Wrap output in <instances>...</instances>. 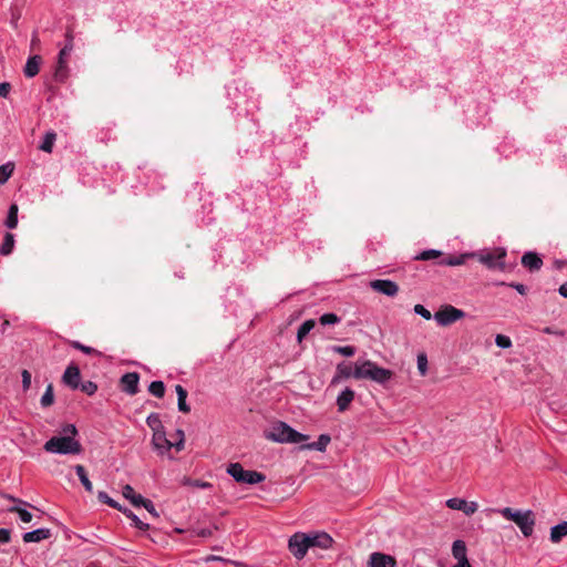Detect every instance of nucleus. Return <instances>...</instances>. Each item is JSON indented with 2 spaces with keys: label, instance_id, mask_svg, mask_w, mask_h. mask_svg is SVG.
I'll return each instance as SVG.
<instances>
[{
  "label": "nucleus",
  "instance_id": "1",
  "mask_svg": "<svg viewBox=\"0 0 567 567\" xmlns=\"http://www.w3.org/2000/svg\"><path fill=\"white\" fill-rule=\"evenodd\" d=\"M62 432L64 435L53 436L44 444V450L53 454H80L82 451L81 443L74 437L78 435V430L74 424H66L63 426Z\"/></svg>",
  "mask_w": 567,
  "mask_h": 567
},
{
  "label": "nucleus",
  "instance_id": "2",
  "mask_svg": "<svg viewBox=\"0 0 567 567\" xmlns=\"http://www.w3.org/2000/svg\"><path fill=\"white\" fill-rule=\"evenodd\" d=\"M265 437L277 443L292 444H299L309 439L308 435L296 431L285 422H277L272 424L271 427L265 432Z\"/></svg>",
  "mask_w": 567,
  "mask_h": 567
},
{
  "label": "nucleus",
  "instance_id": "3",
  "mask_svg": "<svg viewBox=\"0 0 567 567\" xmlns=\"http://www.w3.org/2000/svg\"><path fill=\"white\" fill-rule=\"evenodd\" d=\"M393 373L389 369L381 368L377 363L365 360L361 363H355L353 378L354 379H368L379 384H384L391 380Z\"/></svg>",
  "mask_w": 567,
  "mask_h": 567
},
{
  "label": "nucleus",
  "instance_id": "4",
  "mask_svg": "<svg viewBox=\"0 0 567 567\" xmlns=\"http://www.w3.org/2000/svg\"><path fill=\"white\" fill-rule=\"evenodd\" d=\"M495 512L504 518L514 522L525 537L533 535L535 526V514L533 511H514L511 507H504L495 509Z\"/></svg>",
  "mask_w": 567,
  "mask_h": 567
},
{
  "label": "nucleus",
  "instance_id": "5",
  "mask_svg": "<svg viewBox=\"0 0 567 567\" xmlns=\"http://www.w3.org/2000/svg\"><path fill=\"white\" fill-rule=\"evenodd\" d=\"M481 264L485 265L488 269L505 268L506 250L504 248H495L493 250H482L472 252Z\"/></svg>",
  "mask_w": 567,
  "mask_h": 567
},
{
  "label": "nucleus",
  "instance_id": "6",
  "mask_svg": "<svg viewBox=\"0 0 567 567\" xmlns=\"http://www.w3.org/2000/svg\"><path fill=\"white\" fill-rule=\"evenodd\" d=\"M229 474L236 482L245 484H257L265 481L266 476L257 471L245 470L239 463H231L227 467Z\"/></svg>",
  "mask_w": 567,
  "mask_h": 567
},
{
  "label": "nucleus",
  "instance_id": "7",
  "mask_svg": "<svg viewBox=\"0 0 567 567\" xmlns=\"http://www.w3.org/2000/svg\"><path fill=\"white\" fill-rule=\"evenodd\" d=\"M464 317L465 312L463 310L451 305L442 306L433 316L434 320L442 327L450 326Z\"/></svg>",
  "mask_w": 567,
  "mask_h": 567
},
{
  "label": "nucleus",
  "instance_id": "8",
  "mask_svg": "<svg viewBox=\"0 0 567 567\" xmlns=\"http://www.w3.org/2000/svg\"><path fill=\"white\" fill-rule=\"evenodd\" d=\"M309 540L310 537L308 534L301 532L295 533L290 536L288 540V548L296 559H302L306 556L310 548Z\"/></svg>",
  "mask_w": 567,
  "mask_h": 567
},
{
  "label": "nucleus",
  "instance_id": "9",
  "mask_svg": "<svg viewBox=\"0 0 567 567\" xmlns=\"http://www.w3.org/2000/svg\"><path fill=\"white\" fill-rule=\"evenodd\" d=\"M152 447L159 455L172 457L169 451L174 449V442L166 437L165 430L153 433L152 435Z\"/></svg>",
  "mask_w": 567,
  "mask_h": 567
},
{
  "label": "nucleus",
  "instance_id": "10",
  "mask_svg": "<svg viewBox=\"0 0 567 567\" xmlns=\"http://www.w3.org/2000/svg\"><path fill=\"white\" fill-rule=\"evenodd\" d=\"M446 506L454 511H461L467 516L474 514L478 508L476 502H467L458 497L449 498L446 501Z\"/></svg>",
  "mask_w": 567,
  "mask_h": 567
},
{
  "label": "nucleus",
  "instance_id": "11",
  "mask_svg": "<svg viewBox=\"0 0 567 567\" xmlns=\"http://www.w3.org/2000/svg\"><path fill=\"white\" fill-rule=\"evenodd\" d=\"M371 288L382 295L388 297H394L399 291V286L388 279H378L370 282Z\"/></svg>",
  "mask_w": 567,
  "mask_h": 567
},
{
  "label": "nucleus",
  "instance_id": "12",
  "mask_svg": "<svg viewBox=\"0 0 567 567\" xmlns=\"http://www.w3.org/2000/svg\"><path fill=\"white\" fill-rule=\"evenodd\" d=\"M368 567H396V560L393 556L374 551L369 556Z\"/></svg>",
  "mask_w": 567,
  "mask_h": 567
},
{
  "label": "nucleus",
  "instance_id": "13",
  "mask_svg": "<svg viewBox=\"0 0 567 567\" xmlns=\"http://www.w3.org/2000/svg\"><path fill=\"white\" fill-rule=\"evenodd\" d=\"M140 375L136 372H128L122 375L120 380L121 389L130 395L138 392Z\"/></svg>",
  "mask_w": 567,
  "mask_h": 567
},
{
  "label": "nucleus",
  "instance_id": "14",
  "mask_svg": "<svg viewBox=\"0 0 567 567\" xmlns=\"http://www.w3.org/2000/svg\"><path fill=\"white\" fill-rule=\"evenodd\" d=\"M80 369L76 365L71 364L65 369L62 380L64 384L74 390L80 386Z\"/></svg>",
  "mask_w": 567,
  "mask_h": 567
},
{
  "label": "nucleus",
  "instance_id": "15",
  "mask_svg": "<svg viewBox=\"0 0 567 567\" xmlns=\"http://www.w3.org/2000/svg\"><path fill=\"white\" fill-rule=\"evenodd\" d=\"M308 536L310 537V540H309L310 548L319 547V548L327 549L332 545V542H333L331 536L323 532L308 534Z\"/></svg>",
  "mask_w": 567,
  "mask_h": 567
},
{
  "label": "nucleus",
  "instance_id": "16",
  "mask_svg": "<svg viewBox=\"0 0 567 567\" xmlns=\"http://www.w3.org/2000/svg\"><path fill=\"white\" fill-rule=\"evenodd\" d=\"M51 536L49 528H38L23 534L22 539L24 543H38L48 539Z\"/></svg>",
  "mask_w": 567,
  "mask_h": 567
},
{
  "label": "nucleus",
  "instance_id": "17",
  "mask_svg": "<svg viewBox=\"0 0 567 567\" xmlns=\"http://www.w3.org/2000/svg\"><path fill=\"white\" fill-rule=\"evenodd\" d=\"M522 265L532 271L539 270L543 266V260L536 252L527 251L522 257Z\"/></svg>",
  "mask_w": 567,
  "mask_h": 567
},
{
  "label": "nucleus",
  "instance_id": "18",
  "mask_svg": "<svg viewBox=\"0 0 567 567\" xmlns=\"http://www.w3.org/2000/svg\"><path fill=\"white\" fill-rule=\"evenodd\" d=\"M354 399V391L346 388L337 398V406L339 412H344L349 409L350 403Z\"/></svg>",
  "mask_w": 567,
  "mask_h": 567
},
{
  "label": "nucleus",
  "instance_id": "19",
  "mask_svg": "<svg viewBox=\"0 0 567 567\" xmlns=\"http://www.w3.org/2000/svg\"><path fill=\"white\" fill-rule=\"evenodd\" d=\"M41 56L40 55H33L30 56L27 60V63L24 65L23 72L27 78H33L40 71V64H41Z\"/></svg>",
  "mask_w": 567,
  "mask_h": 567
},
{
  "label": "nucleus",
  "instance_id": "20",
  "mask_svg": "<svg viewBox=\"0 0 567 567\" xmlns=\"http://www.w3.org/2000/svg\"><path fill=\"white\" fill-rule=\"evenodd\" d=\"M122 495L135 507H140L145 501V498L141 494L135 493L134 488L128 484L123 486Z\"/></svg>",
  "mask_w": 567,
  "mask_h": 567
},
{
  "label": "nucleus",
  "instance_id": "21",
  "mask_svg": "<svg viewBox=\"0 0 567 567\" xmlns=\"http://www.w3.org/2000/svg\"><path fill=\"white\" fill-rule=\"evenodd\" d=\"M354 368L350 364L341 362L337 365L336 375L332 379V384L338 383L341 379H348L353 377Z\"/></svg>",
  "mask_w": 567,
  "mask_h": 567
},
{
  "label": "nucleus",
  "instance_id": "22",
  "mask_svg": "<svg viewBox=\"0 0 567 567\" xmlns=\"http://www.w3.org/2000/svg\"><path fill=\"white\" fill-rule=\"evenodd\" d=\"M470 258H474V255L472 252H465L460 256H450L447 258L441 259L439 261V265H441V266H461Z\"/></svg>",
  "mask_w": 567,
  "mask_h": 567
},
{
  "label": "nucleus",
  "instance_id": "23",
  "mask_svg": "<svg viewBox=\"0 0 567 567\" xmlns=\"http://www.w3.org/2000/svg\"><path fill=\"white\" fill-rule=\"evenodd\" d=\"M452 555L457 560H468L466 544L462 539H456L452 545Z\"/></svg>",
  "mask_w": 567,
  "mask_h": 567
},
{
  "label": "nucleus",
  "instance_id": "24",
  "mask_svg": "<svg viewBox=\"0 0 567 567\" xmlns=\"http://www.w3.org/2000/svg\"><path fill=\"white\" fill-rule=\"evenodd\" d=\"M175 392L177 394V406L178 410L183 413H188L190 411V406L186 403L187 391L181 385H175Z\"/></svg>",
  "mask_w": 567,
  "mask_h": 567
},
{
  "label": "nucleus",
  "instance_id": "25",
  "mask_svg": "<svg viewBox=\"0 0 567 567\" xmlns=\"http://www.w3.org/2000/svg\"><path fill=\"white\" fill-rule=\"evenodd\" d=\"M72 52L70 44H64L58 55V68L55 71L56 76H61L62 71L66 69V56Z\"/></svg>",
  "mask_w": 567,
  "mask_h": 567
},
{
  "label": "nucleus",
  "instance_id": "26",
  "mask_svg": "<svg viewBox=\"0 0 567 567\" xmlns=\"http://www.w3.org/2000/svg\"><path fill=\"white\" fill-rule=\"evenodd\" d=\"M331 439L328 434H321L318 439V441L306 444L302 446V449L306 450H315L319 452L326 451L328 444L330 443Z\"/></svg>",
  "mask_w": 567,
  "mask_h": 567
},
{
  "label": "nucleus",
  "instance_id": "27",
  "mask_svg": "<svg viewBox=\"0 0 567 567\" xmlns=\"http://www.w3.org/2000/svg\"><path fill=\"white\" fill-rule=\"evenodd\" d=\"M567 535V520L555 525L550 528V540L553 543H559L563 537Z\"/></svg>",
  "mask_w": 567,
  "mask_h": 567
},
{
  "label": "nucleus",
  "instance_id": "28",
  "mask_svg": "<svg viewBox=\"0 0 567 567\" xmlns=\"http://www.w3.org/2000/svg\"><path fill=\"white\" fill-rule=\"evenodd\" d=\"M118 511L130 518L136 528L141 530H147L150 528V525L142 522L131 509L121 506Z\"/></svg>",
  "mask_w": 567,
  "mask_h": 567
},
{
  "label": "nucleus",
  "instance_id": "29",
  "mask_svg": "<svg viewBox=\"0 0 567 567\" xmlns=\"http://www.w3.org/2000/svg\"><path fill=\"white\" fill-rule=\"evenodd\" d=\"M28 506L13 505L8 508V512L18 514L19 518L23 523H30L32 520V514L27 509Z\"/></svg>",
  "mask_w": 567,
  "mask_h": 567
},
{
  "label": "nucleus",
  "instance_id": "30",
  "mask_svg": "<svg viewBox=\"0 0 567 567\" xmlns=\"http://www.w3.org/2000/svg\"><path fill=\"white\" fill-rule=\"evenodd\" d=\"M74 468H75L76 475H78L79 480L81 481L85 491L91 493L93 491V485L86 474L84 466L79 464V465H75Z\"/></svg>",
  "mask_w": 567,
  "mask_h": 567
},
{
  "label": "nucleus",
  "instance_id": "31",
  "mask_svg": "<svg viewBox=\"0 0 567 567\" xmlns=\"http://www.w3.org/2000/svg\"><path fill=\"white\" fill-rule=\"evenodd\" d=\"M14 247V236L11 233H7L3 238V243L0 246V255L8 256L12 252Z\"/></svg>",
  "mask_w": 567,
  "mask_h": 567
},
{
  "label": "nucleus",
  "instance_id": "32",
  "mask_svg": "<svg viewBox=\"0 0 567 567\" xmlns=\"http://www.w3.org/2000/svg\"><path fill=\"white\" fill-rule=\"evenodd\" d=\"M315 326L316 321L313 319L306 320L297 331V341L300 343Z\"/></svg>",
  "mask_w": 567,
  "mask_h": 567
},
{
  "label": "nucleus",
  "instance_id": "33",
  "mask_svg": "<svg viewBox=\"0 0 567 567\" xmlns=\"http://www.w3.org/2000/svg\"><path fill=\"white\" fill-rule=\"evenodd\" d=\"M18 210L19 209L16 204H12L9 207L8 216L4 223L9 229H14L18 225Z\"/></svg>",
  "mask_w": 567,
  "mask_h": 567
},
{
  "label": "nucleus",
  "instance_id": "34",
  "mask_svg": "<svg viewBox=\"0 0 567 567\" xmlns=\"http://www.w3.org/2000/svg\"><path fill=\"white\" fill-rule=\"evenodd\" d=\"M146 424L151 427L153 433H156V432L165 430L163 424H162L161 417H159V415L157 413H151L146 417Z\"/></svg>",
  "mask_w": 567,
  "mask_h": 567
},
{
  "label": "nucleus",
  "instance_id": "35",
  "mask_svg": "<svg viewBox=\"0 0 567 567\" xmlns=\"http://www.w3.org/2000/svg\"><path fill=\"white\" fill-rule=\"evenodd\" d=\"M14 172V164L12 162H7L6 164L0 166V185L7 183V181L11 177Z\"/></svg>",
  "mask_w": 567,
  "mask_h": 567
},
{
  "label": "nucleus",
  "instance_id": "36",
  "mask_svg": "<svg viewBox=\"0 0 567 567\" xmlns=\"http://www.w3.org/2000/svg\"><path fill=\"white\" fill-rule=\"evenodd\" d=\"M55 137L56 135L54 132H47L40 145V150L47 153H51L53 144L55 142Z\"/></svg>",
  "mask_w": 567,
  "mask_h": 567
},
{
  "label": "nucleus",
  "instance_id": "37",
  "mask_svg": "<svg viewBox=\"0 0 567 567\" xmlns=\"http://www.w3.org/2000/svg\"><path fill=\"white\" fill-rule=\"evenodd\" d=\"M443 252L437 249H427L423 250L422 252L417 254L414 259L415 260H432L441 257Z\"/></svg>",
  "mask_w": 567,
  "mask_h": 567
},
{
  "label": "nucleus",
  "instance_id": "38",
  "mask_svg": "<svg viewBox=\"0 0 567 567\" xmlns=\"http://www.w3.org/2000/svg\"><path fill=\"white\" fill-rule=\"evenodd\" d=\"M148 391L152 395L161 399L165 394V385L162 381H153L148 385Z\"/></svg>",
  "mask_w": 567,
  "mask_h": 567
},
{
  "label": "nucleus",
  "instance_id": "39",
  "mask_svg": "<svg viewBox=\"0 0 567 567\" xmlns=\"http://www.w3.org/2000/svg\"><path fill=\"white\" fill-rule=\"evenodd\" d=\"M53 401H54L53 386H52V384H49L47 386L45 392L43 393L40 402L43 408H48L53 403Z\"/></svg>",
  "mask_w": 567,
  "mask_h": 567
},
{
  "label": "nucleus",
  "instance_id": "40",
  "mask_svg": "<svg viewBox=\"0 0 567 567\" xmlns=\"http://www.w3.org/2000/svg\"><path fill=\"white\" fill-rule=\"evenodd\" d=\"M97 498H99L100 502H102V503H104V504L109 505L110 507L115 508L117 511L121 507V505L116 501H114L112 497H110L106 492H103V491L99 492Z\"/></svg>",
  "mask_w": 567,
  "mask_h": 567
},
{
  "label": "nucleus",
  "instance_id": "41",
  "mask_svg": "<svg viewBox=\"0 0 567 567\" xmlns=\"http://www.w3.org/2000/svg\"><path fill=\"white\" fill-rule=\"evenodd\" d=\"M417 362V370L422 377L426 375L427 373V357L424 352H421L417 354L416 358Z\"/></svg>",
  "mask_w": 567,
  "mask_h": 567
},
{
  "label": "nucleus",
  "instance_id": "42",
  "mask_svg": "<svg viewBox=\"0 0 567 567\" xmlns=\"http://www.w3.org/2000/svg\"><path fill=\"white\" fill-rule=\"evenodd\" d=\"M332 351L343 357H352L355 353V348L352 346H334Z\"/></svg>",
  "mask_w": 567,
  "mask_h": 567
},
{
  "label": "nucleus",
  "instance_id": "43",
  "mask_svg": "<svg viewBox=\"0 0 567 567\" xmlns=\"http://www.w3.org/2000/svg\"><path fill=\"white\" fill-rule=\"evenodd\" d=\"M319 322L322 324V326H329V324H336V323H339L340 322V318L336 315V313H323L320 318H319Z\"/></svg>",
  "mask_w": 567,
  "mask_h": 567
},
{
  "label": "nucleus",
  "instance_id": "44",
  "mask_svg": "<svg viewBox=\"0 0 567 567\" xmlns=\"http://www.w3.org/2000/svg\"><path fill=\"white\" fill-rule=\"evenodd\" d=\"M495 343L497 347L502 349H508L512 347V340L509 339V337L504 334H497L495 338Z\"/></svg>",
  "mask_w": 567,
  "mask_h": 567
},
{
  "label": "nucleus",
  "instance_id": "45",
  "mask_svg": "<svg viewBox=\"0 0 567 567\" xmlns=\"http://www.w3.org/2000/svg\"><path fill=\"white\" fill-rule=\"evenodd\" d=\"M71 346L74 349L84 352L85 354H99V351H96L95 349H93L91 347L84 346V344L80 343L79 341H71Z\"/></svg>",
  "mask_w": 567,
  "mask_h": 567
},
{
  "label": "nucleus",
  "instance_id": "46",
  "mask_svg": "<svg viewBox=\"0 0 567 567\" xmlns=\"http://www.w3.org/2000/svg\"><path fill=\"white\" fill-rule=\"evenodd\" d=\"M184 484L185 485H189V486H193V487H197V488H210L212 487V484L209 482H204V481H199V480H190V478H186L184 481Z\"/></svg>",
  "mask_w": 567,
  "mask_h": 567
},
{
  "label": "nucleus",
  "instance_id": "47",
  "mask_svg": "<svg viewBox=\"0 0 567 567\" xmlns=\"http://www.w3.org/2000/svg\"><path fill=\"white\" fill-rule=\"evenodd\" d=\"M79 388L87 395H93L97 391V385L92 381H86L80 384Z\"/></svg>",
  "mask_w": 567,
  "mask_h": 567
},
{
  "label": "nucleus",
  "instance_id": "48",
  "mask_svg": "<svg viewBox=\"0 0 567 567\" xmlns=\"http://www.w3.org/2000/svg\"><path fill=\"white\" fill-rule=\"evenodd\" d=\"M414 312L424 318L425 320H430L432 318L431 312L422 305H415Z\"/></svg>",
  "mask_w": 567,
  "mask_h": 567
},
{
  "label": "nucleus",
  "instance_id": "49",
  "mask_svg": "<svg viewBox=\"0 0 567 567\" xmlns=\"http://www.w3.org/2000/svg\"><path fill=\"white\" fill-rule=\"evenodd\" d=\"M141 506H143L153 517L157 518L159 516L158 512L156 511L151 499L145 498Z\"/></svg>",
  "mask_w": 567,
  "mask_h": 567
},
{
  "label": "nucleus",
  "instance_id": "50",
  "mask_svg": "<svg viewBox=\"0 0 567 567\" xmlns=\"http://www.w3.org/2000/svg\"><path fill=\"white\" fill-rule=\"evenodd\" d=\"M22 377V388L24 391L30 389L31 385V373L28 370H23L21 373Z\"/></svg>",
  "mask_w": 567,
  "mask_h": 567
},
{
  "label": "nucleus",
  "instance_id": "51",
  "mask_svg": "<svg viewBox=\"0 0 567 567\" xmlns=\"http://www.w3.org/2000/svg\"><path fill=\"white\" fill-rule=\"evenodd\" d=\"M176 433H177V436H178V441L174 442V449L177 452H181L184 449L185 435H184V432L182 430H177Z\"/></svg>",
  "mask_w": 567,
  "mask_h": 567
},
{
  "label": "nucleus",
  "instance_id": "52",
  "mask_svg": "<svg viewBox=\"0 0 567 567\" xmlns=\"http://www.w3.org/2000/svg\"><path fill=\"white\" fill-rule=\"evenodd\" d=\"M0 496L3 497L4 499L13 502L14 505L31 506L28 502L17 498L10 494L2 493V494H0Z\"/></svg>",
  "mask_w": 567,
  "mask_h": 567
},
{
  "label": "nucleus",
  "instance_id": "53",
  "mask_svg": "<svg viewBox=\"0 0 567 567\" xmlns=\"http://www.w3.org/2000/svg\"><path fill=\"white\" fill-rule=\"evenodd\" d=\"M10 90H11L10 83H8V82L0 83V96L1 97L6 99L9 95Z\"/></svg>",
  "mask_w": 567,
  "mask_h": 567
},
{
  "label": "nucleus",
  "instance_id": "54",
  "mask_svg": "<svg viewBox=\"0 0 567 567\" xmlns=\"http://www.w3.org/2000/svg\"><path fill=\"white\" fill-rule=\"evenodd\" d=\"M10 542V530L7 528H0V543L6 544Z\"/></svg>",
  "mask_w": 567,
  "mask_h": 567
},
{
  "label": "nucleus",
  "instance_id": "55",
  "mask_svg": "<svg viewBox=\"0 0 567 567\" xmlns=\"http://www.w3.org/2000/svg\"><path fill=\"white\" fill-rule=\"evenodd\" d=\"M74 34L72 29H68L65 32V44H70L73 50Z\"/></svg>",
  "mask_w": 567,
  "mask_h": 567
},
{
  "label": "nucleus",
  "instance_id": "56",
  "mask_svg": "<svg viewBox=\"0 0 567 567\" xmlns=\"http://www.w3.org/2000/svg\"><path fill=\"white\" fill-rule=\"evenodd\" d=\"M544 332L547 333V334H555V336H558V337H564L565 336V332L563 330H556V329L550 328V327H546L544 329Z\"/></svg>",
  "mask_w": 567,
  "mask_h": 567
},
{
  "label": "nucleus",
  "instance_id": "57",
  "mask_svg": "<svg viewBox=\"0 0 567 567\" xmlns=\"http://www.w3.org/2000/svg\"><path fill=\"white\" fill-rule=\"evenodd\" d=\"M509 287L514 288L520 295L526 293V287L523 284H511Z\"/></svg>",
  "mask_w": 567,
  "mask_h": 567
},
{
  "label": "nucleus",
  "instance_id": "58",
  "mask_svg": "<svg viewBox=\"0 0 567 567\" xmlns=\"http://www.w3.org/2000/svg\"><path fill=\"white\" fill-rule=\"evenodd\" d=\"M213 532L209 528H202L196 532V535L199 537H209L212 536Z\"/></svg>",
  "mask_w": 567,
  "mask_h": 567
},
{
  "label": "nucleus",
  "instance_id": "59",
  "mask_svg": "<svg viewBox=\"0 0 567 567\" xmlns=\"http://www.w3.org/2000/svg\"><path fill=\"white\" fill-rule=\"evenodd\" d=\"M559 295L563 296L564 298H567V282L563 284L560 287H559Z\"/></svg>",
  "mask_w": 567,
  "mask_h": 567
},
{
  "label": "nucleus",
  "instance_id": "60",
  "mask_svg": "<svg viewBox=\"0 0 567 567\" xmlns=\"http://www.w3.org/2000/svg\"><path fill=\"white\" fill-rule=\"evenodd\" d=\"M453 567H472V566L468 560H461V561H457V564L454 565Z\"/></svg>",
  "mask_w": 567,
  "mask_h": 567
},
{
  "label": "nucleus",
  "instance_id": "61",
  "mask_svg": "<svg viewBox=\"0 0 567 567\" xmlns=\"http://www.w3.org/2000/svg\"><path fill=\"white\" fill-rule=\"evenodd\" d=\"M216 560H224V559L221 557H219V556H214V555L208 556L207 558H205V561H207V563L208 561H216Z\"/></svg>",
  "mask_w": 567,
  "mask_h": 567
},
{
  "label": "nucleus",
  "instance_id": "62",
  "mask_svg": "<svg viewBox=\"0 0 567 567\" xmlns=\"http://www.w3.org/2000/svg\"><path fill=\"white\" fill-rule=\"evenodd\" d=\"M39 42V38L34 34L33 38H32V44Z\"/></svg>",
  "mask_w": 567,
  "mask_h": 567
},
{
  "label": "nucleus",
  "instance_id": "63",
  "mask_svg": "<svg viewBox=\"0 0 567 567\" xmlns=\"http://www.w3.org/2000/svg\"><path fill=\"white\" fill-rule=\"evenodd\" d=\"M175 532H176V533H183V529H181V528H176V529H175Z\"/></svg>",
  "mask_w": 567,
  "mask_h": 567
}]
</instances>
